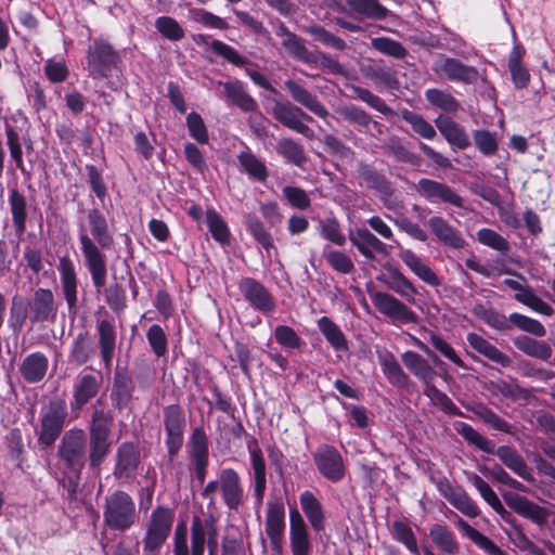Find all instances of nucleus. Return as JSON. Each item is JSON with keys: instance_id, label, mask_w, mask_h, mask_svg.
<instances>
[{"instance_id": "obj_13", "label": "nucleus", "mask_w": 555, "mask_h": 555, "mask_svg": "<svg viewBox=\"0 0 555 555\" xmlns=\"http://www.w3.org/2000/svg\"><path fill=\"white\" fill-rule=\"evenodd\" d=\"M482 320L499 331H508L513 326H517L524 332H528L535 336L542 337L545 335L544 326L537 320L528 318L524 314H481Z\"/></svg>"}, {"instance_id": "obj_19", "label": "nucleus", "mask_w": 555, "mask_h": 555, "mask_svg": "<svg viewBox=\"0 0 555 555\" xmlns=\"http://www.w3.org/2000/svg\"><path fill=\"white\" fill-rule=\"evenodd\" d=\"M57 270L63 297L69 312H75L77 307L78 278L73 260L68 256L60 258Z\"/></svg>"}, {"instance_id": "obj_52", "label": "nucleus", "mask_w": 555, "mask_h": 555, "mask_svg": "<svg viewBox=\"0 0 555 555\" xmlns=\"http://www.w3.org/2000/svg\"><path fill=\"white\" fill-rule=\"evenodd\" d=\"M463 533L472 540L479 548L483 550L489 555H506L493 541L488 537L473 528L468 522L460 519L457 522Z\"/></svg>"}, {"instance_id": "obj_60", "label": "nucleus", "mask_w": 555, "mask_h": 555, "mask_svg": "<svg viewBox=\"0 0 555 555\" xmlns=\"http://www.w3.org/2000/svg\"><path fill=\"white\" fill-rule=\"evenodd\" d=\"M390 531L392 538L402 543L411 553L420 554L416 537L406 522L401 520L393 521Z\"/></svg>"}, {"instance_id": "obj_57", "label": "nucleus", "mask_w": 555, "mask_h": 555, "mask_svg": "<svg viewBox=\"0 0 555 555\" xmlns=\"http://www.w3.org/2000/svg\"><path fill=\"white\" fill-rule=\"evenodd\" d=\"M4 130L7 135V145L15 167L22 172V175L29 176V172L26 170L24 165L23 150L18 132L9 124L5 125Z\"/></svg>"}, {"instance_id": "obj_41", "label": "nucleus", "mask_w": 555, "mask_h": 555, "mask_svg": "<svg viewBox=\"0 0 555 555\" xmlns=\"http://www.w3.org/2000/svg\"><path fill=\"white\" fill-rule=\"evenodd\" d=\"M404 365L426 386L431 385L436 372L428 361L414 351H406L402 354Z\"/></svg>"}, {"instance_id": "obj_44", "label": "nucleus", "mask_w": 555, "mask_h": 555, "mask_svg": "<svg viewBox=\"0 0 555 555\" xmlns=\"http://www.w3.org/2000/svg\"><path fill=\"white\" fill-rule=\"evenodd\" d=\"M242 170L253 180L264 182L269 177L266 164L260 160L249 149L237 155Z\"/></svg>"}, {"instance_id": "obj_18", "label": "nucleus", "mask_w": 555, "mask_h": 555, "mask_svg": "<svg viewBox=\"0 0 555 555\" xmlns=\"http://www.w3.org/2000/svg\"><path fill=\"white\" fill-rule=\"evenodd\" d=\"M341 116L360 133L375 139H379L384 134L385 126L373 119L366 111L359 106H345L341 109Z\"/></svg>"}, {"instance_id": "obj_2", "label": "nucleus", "mask_w": 555, "mask_h": 555, "mask_svg": "<svg viewBox=\"0 0 555 555\" xmlns=\"http://www.w3.org/2000/svg\"><path fill=\"white\" fill-rule=\"evenodd\" d=\"M173 519V512L165 506H158L151 513L142 539L141 555L160 554V550L171 532Z\"/></svg>"}, {"instance_id": "obj_42", "label": "nucleus", "mask_w": 555, "mask_h": 555, "mask_svg": "<svg viewBox=\"0 0 555 555\" xmlns=\"http://www.w3.org/2000/svg\"><path fill=\"white\" fill-rule=\"evenodd\" d=\"M301 509L315 531L324 529V513L320 501L310 491L300 494Z\"/></svg>"}, {"instance_id": "obj_49", "label": "nucleus", "mask_w": 555, "mask_h": 555, "mask_svg": "<svg viewBox=\"0 0 555 555\" xmlns=\"http://www.w3.org/2000/svg\"><path fill=\"white\" fill-rule=\"evenodd\" d=\"M379 364L390 384L400 388L408 386L409 377L392 353L380 354Z\"/></svg>"}, {"instance_id": "obj_50", "label": "nucleus", "mask_w": 555, "mask_h": 555, "mask_svg": "<svg viewBox=\"0 0 555 555\" xmlns=\"http://www.w3.org/2000/svg\"><path fill=\"white\" fill-rule=\"evenodd\" d=\"M453 426L455 431L461 435L469 444L475 446L486 453H494L495 444L493 441L489 440L470 425L463 422H455Z\"/></svg>"}, {"instance_id": "obj_56", "label": "nucleus", "mask_w": 555, "mask_h": 555, "mask_svg": "<svg viewBox=\"0 0 555 555\" xmlns=\"http://www.w3.org/2000/svg\"><path fill=\"white\" fill-rule=\"evenodd\" d=\"M94 352L95 350L91 337L87 333H81L74 340L69 356L70 361L82 365L93 357Z\"/></svg>"}, {"instance_id": "obj_4", "label": "nucleus", "mask_w": 555, "mask_h": 555, "mask_svg": "<svg viewBox=\"0 0 555 555\" xmlns=\"http://www.w3.org/2000/svg\"><path fill=\"white\" fill-rule=\"evenodd\" d=\"M103 518L111 530L129 529L138 519L134 501L127 492L115 491L105 499Z\"/></svg>"}, {"instance_id": "obj_61", "label": "nucleus", "mask_w": 555, "mask_h": 555, "mask_svg": "<svg viewBox=\"0 0 555 555\" xmlns=\"http://www.w3.org/2000/svg\"><path fill=\"white\" fill-rule=\"evenodd\" d=\"M385 153L391 156L399 163L409 164L412 166H418L421 158L405 147L399 140V138L390 139L385 145Z\"/></svg>"}, {"instance_id": "obj_53", "label": "nucleus", "mask_w": 555, "mask_h": 555, "mask_svg": "<svg viewBox=\"0 0 555 555\" xmlns=\"http://www.w3.org/2000/svg\"><path fill=\"white\" fill-rule=\"evenodd\" d=\"M206 223L212 238L221 245L230 243V229L223 218L214 209L206 211Z\"/></svg>"}, {"instance_id": "obj_20", "label": "nucleus", "mask_w": 555, "mask_h": 555, "mask_svg": "<svg viewBox=\"0 0 555 555\" xmlns=\"http://www.w3.org/2000/svg\"><path fill=\"white\" fill-rule=\"evenodd\" d=\"M503 499L515 513L537 525H544L548 519L550 512L526 496L508 492L503 494Z\"/></svg>"}, {"instance_id": "obj_55", "label": "nucleus", "mask_w": 555, "mask_h": 555, "mask_svg": "<svg viewBox=\"0 0 555 555\" xmlns=\"http://www.w3.org/2000/svg\"><path fill=\"white\" fill-rule=\"evenodd\" d=\"M470 411L492 429L509 434L512 426L483 403L474 404Z\"/></svg>"}, {"instance_id": "obj_35", "label": "nucleus", "mask_w": 555, "mask_h": 555, "mask_svg": "<svg viewBox=\"0 0 555 555\" xmlns=\"http://www.w3.org/2000/svg\"><path fill=\"white\" fill-rule=\"evenodd\" d=\"M9 205L12 215V224L17 236L26 231L27 224V201L25 195L16 188L9 191Z\"/></svg>"}, {"instance_id": "obj_25", "label": "nucleus", "mask_w": 555, "mask_h": 555, "mask_svg": "<svg viewBox=\"0 0 555 555\" xmlns=\"http://www.w3.org/2000/svg\"><path fill=\"white\" fill-rule=\"evenodd\" d=\"M358 173L366 189L377 192L383 198L393 195L391 181L373 165L361 162L358 166Z\"/></svg>"}, {"instance_id": "obj_39", "label": "nucleus", "mask_w": 555, "mask_h": 555, "mask_svg": "<svg viewBox=\"0 0 555 555\" xmlns=\"http://www.w3.org/2000/svg\"><path fill=\"white\" fill-rule=\"evenodd\" d=\"M244 225L248 234L268 253L275 249L274 240L266 224L255 214L244 216Z\"/></svg>"}, {"instance_id": "obj_3", "label": "nucleus", "mask_w": 555, "mask_h": 555, "mask_svg": "<svg viewBox=\"0 0 555 555\" xmlns=\"http://www.w3.org/2000/svg\"><path fill=\"white\" fill-rule=\"evenodd\" d=\"M221 492L224 505L233 512H237L244 504L245 492L240 475L233 468L222 469L217 480L209 481L203 489L202 495L210 499L212 503L217 491Z\"/></svg>"}, {"instance_id": "obj_16", "label": "nucleus", "mask_w": 555, "mask_h": 555, "mask_svg": "<svg viewBox=\"0 0 555 555\" xmlns=\"http://www.w3.org/2000/svg\"><path fill=\"white\" fill-rule=\"evenodd\" d=\"M276 36L283 37L281 44L293 59L310 66L318 65V53L307 49L305 39L291 31L283 23L278 27Z\"/></svg>"}, {"instance_id": "obj_22", "label": "nucleus", "mask_w": 555, "mask_h": 555, "mask_svg": "<svg viewBox=\"0 0 555 555\" xmlns=\"http://www.w3.org/2000/svg\"><path fill=\"white\" fill-rule=\"evenodd\" d=\"M289 539L293 555H309L311 542L307 525L300 513L294 508L289 512Z\"/></svg>"}, {"instance_id": "obj_10", "label": "nucleus", "mask_w": 555, "mask_h": 555, "mask_svg": "<svg viewBox=\"0 0 555 555\" xmlns=\"http://www.w3.org/2000/svg\"><path fill=\"white\" fill-rule=\"evenodd\" d=\"M208 545L210 555H214L218 547V529L214 516L202 519L195 516L191 526V548L192 555H204L205 544Z\"/></svg>"}, {"instance_id": "obj_7", "label": "nucleus", "mask_w": 555, "mask_h": 555, "mask_svg": "<svg viewBox=\"0 0 555 555\" xmlns=\"http://www.w3.org/2000/svg\"><path fill=\"white\" fill-rule=\"evenodd\" d=\"M431 70L440 78L464 85H475L480 78L475 66L466 65L461 60L442 53L433 61Z\"/></svg>"}, {"instance_id": "obj_58", "label": "nucleus", "mask_w": 555, "mask_h": 555, "mask_svg": "<svg viewBox=\"0 0 555 555\" xmlns=\"http://www.w3.org/2000/svg\"><path fill=\"white\" fill-rule=\"evenodd\" d=\"M489 390L494 396H502L512 400L527 399L529 397V391L520 387L515 380H493L490 383Z\"/></svg>"}, {"instance_id": "obj_9", "label": "nucleus", "mask_w": 555, "mask_h": 555, "mask_svg": "<svg viewBox=\"0 0 555 555\" xmlns=\"http://www.w3.org/2000/svg\"><path fill=\"white\" fill-rule=\"evenodd\" d=\"M119 60V53L102 39H95L87 52L88 69L93 78H106Z\"/></svg>"}, {"instance_id": "obj_46", "label": "nucleus", "mask_w": 555, "mask_h": 555, "mask_svg": "<svg viewBox=\"0 0 555 555\" xmlns=\"http://www.w3.org/2000/svg\"><path fill=\"white\" fill-rule=\"evenodd\" d=\"M101 400H98L92 405V416L89 426V437H109L114 422L113 414L109 411L100 409L98 404Z\"/></svg>"}, {"instance_id": "obj_23", "label": "nucleus", "mask_w": 555, "mask_h": 555, "mask_svg": "<svg viewBox=\"0 0 555 555\" xmlns=\"http://www.w3.org/2000/svg\"><path fill=\"white\" fill-rule=\"evenodd\" d=\"M102 387V379L92 374H81L74 386L72 410L80 411Z\"/></svg>"}, {"instance_id": "obj_64", "label": "nucleus", "mask_w": 555, "mask_h": 555, "mask_svg": "<svg viewBox=\"0 0 555 555\" xmlns=\"http://www.w3.org/2000/svg\"><path fill=\"white\" fill-rule=\"evenodd\" d=\"M155 28L166 39L170 41H179L184 38V29L171 16H159L155 21Z\"/></svg>"}, {"instance_id": "obj_6", "label": "nucleus", "mask_w": 555, "mask_h": 555, "mask_svg": "<svg viewBox=\"0 0 555 555\" xmlns=\"http://www.w3.org/2000/svg\"><path fill=\"white\" fill-rule=\"evenodd\" d=\"M67 416L64 401H51L41 413L40 427L37 431L38 443L46 448L52 447L63 431Z\"/></svg>"}, {"instance_id": "obj_21", "label": "nucleus", "mask_w": 555, "mask_h": 555, "mask_svg": "<svg viewBox=\"0 0 555 555\" xmlns=\"http://www.w3.org/2000/svg\"><path fill=\"white\" fill-rule=\"evenodd\" d=\"M349 241L367 260H374L375 253L383 256L389 254L387 245L366 228H357L354 231L350 232Z\"/></svg>"}, {"instance_id": "obj_11", "label": "nucleus", "mask_w": 555, "mask_h": 555, "mask_svg": "<svg viewBox=\"0 0 555 555\" xmlns=\"http://www.w3.org/2000/svg\"><path fill=\"white\" fill-rule=\"evenodd\" d=\"M272 115L274 119L284 127L294 130L306 138L311 139L313 137V130L302 122V120L312 122L313 118L293 103L288 101L276 102L272 107Z\"/></svg>"}, {"instance_id": "obj_37", "label": "nucleus", "mask_w": 555, "mask_h": 555, "mask_svg": "<svg viewBox=\"0 0 555 555\" xmlns=\"http://www.w3.org/2000/svg\"><path fill=\"white\" fill-rule=\"evenodd\" d=\"M48 364V358L43 353L34 352L23 360L20 372L26 382L38 383L46 376Z\"/></svg>"}, {"instance_id": "obj_29", "label": "nucleus", "mask_w": 555, "mask_h": 555, "mask_svg": "<svg viewBox=\"0 0 555 555\" xmlns=\"http://www.w3.org/2000/svg\"><path fill=\"white\" fill-rule=\"evenodd\" d=\"M435 124L441 135L450 145L459 150H466L470 146V140L465 128L451 117L439 116L435 120Z\"/></svg>"}, {"instance_id": "obj_40", "label": "nucleus", "mask_w": 555, "mask_h": 555, "mask_svg": "<svg viewBox=\"0 0 555 555\" xmlns=\"http://www.w3.org/2000/svg\"><path fill=\"white\" fill-rule=\"evenodd\" d=\"M429 538L436 547L446 554L457 555L460 553V544L453 531L447 526L435 524L429 529Z\"/></svg>"}, {"instance_id": "obj_27", "label": "nucleus", "mask_w": 555, "mask_h": 555, "mask_svg": "<svg viewBox=\"0 0 555 555\" xmlns=\"http://www.w3.org/2000/svg\"><path fill=\"white\" fill-rule=\"evenodd\" d=\"M223 87L224 95L231 101L232 105L238 107L244 113H254L258 109L257 101L248 93L243 81L235 79L231 81H218Z\"/></svg>"}, {"instance_id": "obj_31", "label": "nucleus", "mask_w": 555, "mask_h": 555, "mask_svg": "<svg viewBox=\"0 0 555 555\" xmlns=\"http://www.w3.org/2000/svg\"><path fill=\"white\" fill-rule=\"evenodd\" d=\"M284 85L295 102L301 104L320 118H325L328 115L326 107L318 98L300 83L293 79H287Z\"/></svg>"}, {"instance_id": "obj_17", "label": "nucleus", "mask_w": 555, "mask_h": 555, "mask_svg": "<svg viewBox=\"0 0 555 555\" xmlns=\"http://www.w3.org/2000/svg\"><path fill=\"white\" fill-rule=\"evenodd\" d=\"M238 289L245 300L260 312H271L275 302L267 287L253 278H243L238 283Z\"/></svg>"}, {"instance_id": "obj_45", "label": "nucleus", "mask_w": 555, "mask_h": 555, "mask_svg": "<svg viewBox=\"0 0 555 555\" xmlns=\"http://www.w3.org/2000/svg\"><path fill=\"white\" fill-rule=\"evenodd\" d=\"M349 10L362 17L371 20H385L388 10L379 0H345Z\"/></svg>"}, {"instance_id": "obj_54", "label": "nucleus", "mask_w": 555, "mask_h": 555, "mask_svg": "<svg viewBox=\"0 0 555 555\" xmlns=\"http://www.w3.org/2000/svg\"><path fill=\"white\" fill-rule=\"evenodd\" d=\"M109 437H89L88 462L92 469L100 467L111 451Z\"/></svg>"}, {"instance_id": "obj_14", "label": "nucleus", "mask_w": 555, "mask_h": 555, "mask_svg": "<svg viewBox=\"0 0 555 555\" xmlns=\"http://www.w3.org/2000/svg\"><path fill=\"white\" fill-rule=\"evenodd\" d=\"M285 508L282 500L275 498L267 504L266 533L270 539L273 551L282 552V541L285 529Z\"/></svg>"}, {"instance_id": "obj_8", "label": "nucleus", "mask_w": 555, "mask_h": 555, "mask_svg": "<svg viewBox=\"0 0 555 555\" xmlns=\"http://www.w3.org/2000/svg\"><path fill=\"white\" fill-rule=\"evenodd\" d=\"M163 424L166 434V446L168 449L169 461L179 453L184 441V430L186 426L183 409L179 404H170L163 410Z\"/></svg>"}, {"instance_id": "obj_36", "label": "nucleus", "mask_w": 555, "mask_h": 555, "mask_svg": "<svg viewBox=\"0 0 555 555\" xmlns=\"http://www.w3.org/2000/svg\"><path fill=\"white\" fill-rule=\"evenodd\" d=\"M525 53V48L521 44H516L513 47L508 56V69L514 87L518 90L527 88L530 81L529 70L522 64Z\"/></svg>"}, {"instance_id": "obj_62", "label": "nucleus", "mask_w": 555, "mask_h": 555, "mask_svg": "<svg viewBox=\"0 0 555 555\" xmlns=\"http://www.w3.org/2000/svg\"><path fill=\"white\" fill-rule=\"evenodd\" d=\"M386 284L388 287L401 296H412L416 293L413 284L397 268H388L386 274Z\"/></svg>"}, {"instance_id": "obj_33", "label": "nucleus", "mask_w": 555, "mask_h": 555, "mask_svg": "<svg viewBox=\"0 0 555 555\" xmlns=\"http://www.w3.org/2000/svg\"><path fill=\"white\" fill-rule=\"evenodd\" d=\"M364 76L371 80L378 90L396 91L400 88L398 73L391 66L375 64L364 70Z\"/></svg>"}, {"instance_id": "obj_63", "label": "nucleus", "mask_w": 555, "mask_h": 555, "mask_svg": "<svg viewBox=\"0 0 555 555\" xmlns=\"http://www.w3.org/2000/svg\"><path fill=\"white\" fill-rule=\"evenodd\" d=\"M323 256L327 264L336 272L341 274H350L354 270L352 259L340 250L324 248Z\"/></svg>"}, {"instance_id": "obj_15", "label": "nucleus", "mask_w": 555, "mask_h": 555, "mask_svg": "<svg viewBox=\"0 0 555 555\" xmlns=\"http://www.w3.org/2000/svg\"><path fill=\"white\" fill-rule=\"evenodd\" d=\"M319 472L328 480L337 482L345 476V466L340 453L331 446H322L313 454Z\"/></svg>"}, {"instance_id": "obj_34", "label": "nucleus", "mask_w": 555, "mask_h": 555, "mask_svg": "<svg viewBox=\"0 0 555 555\" xmlns=\"http://www.w3.org/2000/svg\"><path fill=\"white\" fill-rule=\"evenodd\" d=\"M508 288L515 292V299L534 312H554L553 309L545 304L534 292L513 279H505L503 282Z\"/></svg>"}, {"instance_id": "obj_26", "label": "nucleus", "mask_w": 555, "mask_h": 555, "mask_svg": "<svg viewBox=\"0 0 555 555\" xmlns=\"http://www.w3.org/2000/svg\"><path fill=\"white\" fill-rule=\"evenodd\" d=\"M250 454L251 478L254 482V496L256 503L260 506L264 499L267 489V465L260 448L256 444L254 448L248 447Z\"/></svg>"}, {"instance_id": "obj_32", "label": "nucleus", "mask_w": 555, "mask_h": 555, "mask_svg": "<svg viewBox=\"0 0 555 555\" xmlns=\"http://www.w3.org/2000/svg\"><path fill=\"white\" fill-rule=\"evenodd\" d=\"M493 454H495L507 468H509L520 478L529 482H534V477L531 473V469L516 449L509 446H501L499 448L494 447Z\"/></svg>"}, {"instance_id": "obj_5", "label": "nucleus", "mask_w": 555, "mask_h": 555, "mask_svg": "<svg viewBox=\"0 0 555 555\" xmlns=\"http://www.w3.org/2000/svg\"><path fill=\"white\" fill-rule=\"evenodd\" d=\"M87 436L81 428H72L64 433L57 446V456L63 466L79 477L86 464Z\"/></svg>"}, {"instance_id": "obj_30", "label": "nucleus", "mask_w": 555, "mask_h": 555, "mask_svg": "<svg viewBox=\"0 0 555 555\" xmlns=\"http://www.w3.org/2000/svg\"><path fill=\"white\" fill-rule=\"evenodd\" d=\"M133 389L134 385L130 374L127 370L117 367L111 392V399L114 406L119 411L127 408L132 399Z\"/></svg>"}, {"instance_id": "obj_43", "label": "nucleus", "mask_w": 555, "mask_h": 555, "mask_svg": "<svg viewBox=\"0 0 555 555\" xmlns=\"http://www.w3.org/2000/svg\"><path fill=\"white\" fill-rule=\"evenodd\" d=\"M98 330L101 357L104 366L109 369L115 353L116 333L114 326L105 320L99 323Z\"/></svg>"}, {"instance_id": "obj_1", "label": "nucleus", "mask_w": 555, "mask_h": 555, "mask_svg": "<svg viewBox=\"0 0 555 555\" xmlns=\"http://www.w3.org/2000/svg\"><path fill=\"white\" fill-rule=\"evenodd\" d=\"M78 240L85 266L94 288L100 293L107 279V260L104 251L111 250L115 245L114 233L102 210L93 207L87 211V225L79 224Z\"/></svg>"}, {"instance_id": "obj_38", "label": "nucleus", "mask_w": 555, "mask_h": 555, "mask_svg": "<svg viewBox=\"0 0 555 555\" xmlns=\"http://www.w3.org/2000/svg\"><path fill=\"white\" fill-rule=\"evenodd\" d=\"M404 264L423 282L430 286H439L440 280L430 267L425 264L423 260L411 249H404L400 254Z\"/></svg>"}, {"instance_id": "obj_12", "label": "nucleus", "mask_w": 555, "mask_h": 555, "mask_svg": "<svg viewBox=\"0 0 555 555\" xmlns=\"http://www.w3.org/2000/svg\"><path fill=\"white\" fill-rule=\"evenodd\" d=\"M417 193L430 203H440L465 208L464 198L449 184L437 180L422 178L416 184Z\"/></svg>"}, {"instance_id": "obj_48", "label": "nucleus", "mask_w": 555, "mask_h": 555, "mask_svg": "<svg viewBox=\"0 0 555 555\" xmlns=\"http://www.w3.org/2000/svg\"><path fill=\"white\" fill-rule=\"evenodd\" d=\"M514 346L527 356L547 361L553 354L551 346L545 341H539L528 336L514 338Z\"/></svg>"}, {"instance_id": "obj_28", "label": "nucleus", "mask_w": 555, "mask_h": 555, "mask_svg": "<svg viewBox=\"0 0 555 555\" xmlns=\"http://www.w3.org/2000/svg\"><path fill=\"white\" fill-rule=\"evenodd\" d=\"M431 233L439 240L443 245L461 249L465 246V240L462 237L461 232L451 225L441 216H433L427 222Z\"/></svg>"}, {"instance_id": "obj_59", "label": "nucleus", "mask_w": 555, "mask_h": 555, "mask_svg": "<svg viewBox=\"0 0 555 555\" xmlns=\"http://www.w3.org/2000/svg\"><path fill=\"white\" fill-rule=\"evenodd\" d=\"M425 96L433 106L443 112L455 113L460 108V102L448 91L433 88L426 91Z\"/></svg>"}, {"instance_id": "obj_51", "label": "nucleus", "mask_w": 555, "mask_h": 555, "mask_svg": "<svg viewBox=\"0 0 555 555\" xmlns=\"http://www.w3.org/2000/svg\"><path fill=\"white\" fill-rule=\"evenodd\" d=\"M453 426L455 431L461 435L469 444L475 446L486 453H494L495 444L493 441L489 440L470 425L463 422H455Z\"/></svg>"}, {"instance_id": "obj_47", "label": "nucleus", "mask_w": 555, "mask_h": 555, "mask_svg": "<svg viewBox=\"0 0 555 555\" xmlns=\"http://www.w3.org/2000/svg\"><path fill=\"white\" fill-rule=\"evenodd\" d=\"M276 153L282 156L287 163L297 167H302L307 162L305 147L298 141L292 138H282L278 141L275 146Z\"/></svg>"}, {"instance_id": "obj_24", "label": "nucleus", "mask_w": 555, "mask_h": 555, "mask_svg": "<svg viewBox=\"0 0 555 555\" xmlns=\"http://www.w3.org/2000/svg\"><path fill=\"white\" fill-rule=\"evenodd\" d=\"M114 476L117 479H128L137 470L140 463V452L131 442L121 443L116 452Z\"/></svg>"}]
</instances>
